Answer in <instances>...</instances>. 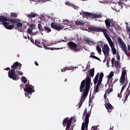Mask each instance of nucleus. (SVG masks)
<instances>
[{"label":"nucleus","mask_w":130,"mask_h":130,"mask_svg":"<svg viewBox=\"0 0 130 130\" xmlns=\"http://www.w3.org/2000/svg\"><path fill=\"white\" fill-rule=\"evenodd\" d=\"M91 77L90 76H87L85 78V80H83L80 86V92H83L81 95V98L80 102L78 103V105L79 106L78 109L81 108L84 101L86 100V98L88 96L89 93V90L91 88Z\"/></svg>","instance_id":"obj_1"},{"label":"nucleus","mask_w":130,"mask_h":130,"mask_svg":"<svg viewBox=\"0 0 130 130\" xmlns=\"http://www.w3.org/2000/svg\"><path fill=\"white\" fill-rule=\"evenodd\" d=\"M89 31H93V32H102L107 40L109 44L112 49L113 54H116V49L115 48V45L112 42V40L110 38V37L107 34V29L106 28H101L100 27H95L92 26H89L88 27Z\"/></svg>","instance_id":"obj_2"},{"label":"nucleus","mask_w":130,"mask_h":130,"mask_svg":"<svg viewBox=\"0 0 130 130\" xmlns=\"http://www.w3.org/2000/svg\"><path fill=\"white\" fill-rule=\"evenodd\" d=\"M118 42L119 44L120 48H121L122 51L124 52V54L128 56H130V46L129 45L127 44V48L126 47V45L122 41L121 38L119 37L118 38Z\"/></svg>","instance_id":"obj_3"},{"label":"nucleus","mask_w":130,"mask_h":130,"mask_svg":"<svg viewBox=\"0 0 130 130\" xmlns=\"http://www.w3.org/2000/svg\"><path fill=\"white\" fill-rule=\"evenodd\" d=\"M70 24V21L68 20H64L63 21V23L60 24L58 23H53L52 22L51 23V27L52 29H54V30H56L57 31H60L63 28V25H69Z\"/></svg>","instance_id":"obj_4"},{"label":"nucleus","mask_w":130,"mask_h":130,"mask_svg":"<svg viewBox=\"0 0 130 130\" xmlns=\"http://www.w3.org/2000/svg\"><path fill=\"white\" fill-rule=\"evenodd\" d=\"M7 21H9V22H11L12 24H16L17 27H22L23 24L21 22H18V20L16 19H10L8 18L4 15L0 16V22H7Z\"/></svg>","instance_id":"obj_5"},{"label":"nucleus","mask_w":130,"mask_h":130,"mask_svg":"<svg viewBox=\"0 0 130 130\" xmlns=\"http://www.w3.org/2000/svg\"><path fill=\"white\" fill-rule=\"evenodd\" d=\"M80 15L82 16V17H89L90 19H93V18H95L96 19H98V18H102V15L101 14H97L89 13L87 12H80Z\"/></svg>","instance_id":"obj_6"},{"label":"nucleus","mask_w":130,"mask_h":130,"mask_svg":"<svg viewBox=\"0 0 130 130\" xmlns=\"http://www.w3.org/2000/svg\"><path fill=\"white\" fill-rule=\"evenodd\" d=\"M72 122H73V117H71L70 118L66 117L63 119L62 125L64 127L66 126V130H70L71 126L72 125Z\"/></svg>","instance_id":"obj_7"},{"label":"nucleus","mask_w":130,"mask_h":130,"mask_svg":"<svg viewBox=\"0 0 130 130\" xmlns=\"http://www.w3.org/2000/svg\"><path fill=\"white\" fill-rule=\"evenodd\" d=\"M8 77L14 81H18L20 79L19 75L16 73V70L15 69H12L8 72Z\"/></svg>","instance_id":"obj_8"},{"label":"nucleus","mask_w":130,"mask_h":130,"mask_svg":"<svg viewBox=\"0 0 130 130\" xmlns=\"http://www.w3.org/2000/svg\"><path fill=\"white\" fill-rule=\"evenodd\" d=\"M90 113H87L86 114L84 122L82 123L81 129L82 130H88V125L89 124V117H90Z\"/></svg>","instance_id":"obj_9"},{"label":"nucleus","mask_w":130,"mask_h":130,"mask_svg":"<svg viewBox=\"0 0 130 130\" xmlns=\"http://www.w3.org/2000/svg\"><path fill=\"white\" fill-rule=\"evenodd\" d=\"M68 48L71 50L74 51V52H78L80 50L79 49H77L78 45L73 42H69L67 44Z\"/></svg>","instance_id":"obj_10"},{"label":"nucleus","mask_w":130,"mask_h":130,"mask_svg":"<svg viewBox=\"0 0 130 130\" xmlns=\"http://www.w3.org/2000/svg\"><path fill=\"white\" fill-rule=\"evenodd\" d=\"M25 88H24V91L28 94H32L34 92H35L34 90V86L32 85L29 84V83L25 85Z\"/></svg>","instance_id":"obj_11"},{"label":"nucleus","mask_w":130,"mask_h":130,"mask_svg":"<svg viewBox=\"0 0 130 130\" xmlns=\"http://www.w3.org/2000/svg\"><path fill=\"white\" fill-rule=\"evenodd\" d=\"M102 51L105 55V58L109 56V51H110V49L109 48L108 45L104 44V47L102 48Z\"/></svg>","instance_id":"obj_12"},{"label":"nucleus","mask_w":130,"mask_h":130,"mask_svg":"<svg viewBox=\"0 0 130 130\" xmlns=\"http://www.w3.org/2000/svg\"><path fill=\"white\" fill-rule=\"evenodd\" d=\"M35 44L38 47H44L45 49H48L49 48L48 47L45 45V44L44 43V42H43V40H36Z\"/></svg>","instance_id":"obj_13"},{"label":"nucleus","mask_w":130,"mask_h":130,"mask_svg":"<svg viewBox=\"0 0 130 130\" xmlns=\"http://www.w3.org/2000/svg\"><path fill=\"white\" fill-rule=\"evenodd\" d=\"M21 68H22V64L19 62H15L11 66V68L12 70H21Z\"/></svg>","instance_id":"obj_14"},{"label":"nucleus","mask_w":130,"mask_h":130,"mask_svg":"<svg viewBox=\"0 0 130 130\" xmlns=\"http://www.w3.org/2000/svg\"><path fill=\"white\" fill-rule=\"evenodd\" d=\"M105 107L107 109L108 112H112L113 109H114L112 105H111L109 103H107V102L105 103Z\"/></svg>","instance_id":"obj_15"},{"label":"nucleus","mask_w":130,"mask_h":130,"mask_svg":"<svg viewBox=\"0 0 130 130\" xmlns=\"http://www.w3.org/2000/svg\"><path fill=\"white\" fill-rule=\"evenodd\" d=\"M105 23L106 24V27L107 29H109V30L110 29L109 27H113V26H114L113 24H111V20L110 19H106L105 20Z\"/></svg>","instance_id":"obj_16"},{"label":"nucleus","mask_w":130,"mask_h":130,"mask_svg":"<svg viewBox=\"0 0 130 130\" xmlns=\"http://www.w3.org/2000/svg\"><path fill=\"white\" fill-rule=\"evenodd\" d=\"M43 31L47 34L50 33L51 32V27L49 26L45 25L44 26Z\"/></svg>","instance_id":"obj_17"},{"label":"nucleus","mask_w":130,"mask_h":130,"mask_svg":"<svg viewBox=\"0 0 130 130\" xmlns=\"http://www.w3.org/2000/svg\"><path fill=\"white\" fill-rule=\"evenodd\" d=\"M101 85V82H98V84L96 86L94 87V92H95L94 94H96V93H98V91H99V86Z\"/></svg>","instance_id":"obj_18"},{"label":"nucleus","mask_w":130,"mask_h":130,"mask_svg":"<svg viewBox=\"0 0 130 130\" xmlns=\"http://www.w3.org/2000/svg\"><path fill=\"white\" fill-rule=\"evenodd\" d=\"M75 24L77 25V26H80V25H85V21L81 20H77L75 22Z\"/></svg>","instance_id":"obj_19"},{"label":"nucleus","mask_w":130,"mask_h":130,"mask_svg":"<svg viewBox=\"0 0 130 130\" xmlns=\"http://www.w3.org/2000/svg\"><path fill=\"white\" fill-rule=\"evenodd\" d=\"M108 86L109 87V89H110L109 90H108V94H110V93H111V92H113V84L112 83H111V84H109L108 85Z\"/></svg>","instance_id":"obj_20"},{"label":"nucleus","mask_w":130,"mask_h":130,"mask_svg":"<svg viewBox=\"0 0 130 130\" xmlns=\"http://www.w3.org/2000/svg\"><path fill=\"white\" fill-rule=\"evenodd\" d=\"M37 16L36 13H34V12H31L30 14H27V18H35Z\"/></svg>","instance_id":"obj_21"},{"label":"nucleus","mask_w":130,"mask_h":130,"mask_svg":"<svg viewBox=\"0 0 130 130\" xmlns=\"http://www.w3.org/2000/svg\"><path fill=\"white\" fill-rule=\"evenodd\" d=\"M98 79H99V73H97L94 79H93V83L94 85H96L98 83Z\"/></svg>","instance_id":"obj_22"},{"label":"nucleus","mask_w":130,"mask_h":130,"mask_svg":"<svg viewBox=\"0 0 130 130\" xmlns=\"http://www.w3.org/2000/svg\"><path fill=\"white\" fill-rule=\"evenodd\" d=\"M114 66L116 69H120V63H119V61H115Z\"/></svg>","instance_id":"obj_23"},{"label":"nucleus","mask_w":130,"mask_h":130,"mask_svg":"<svg viewBox=\"0 0 130 130\" xmlns=\"http://www.w3.org/2000/svg\"><path fill=\"white\" fill-rule=\"evenodd\" d=\"M103 77H104V74L103 73H101L100 74V77L98 82L100 83H102V79H103Z\"/></svg>","instance_id":"obj_24"},{"label":"nucleus","mask_w":130,"mask_h":130,"mask_svg":"<svg viewBox=\"0 0 130 130\" xmlns=\"http://www.w3.org/2000/svg\"><path fill=\"white\" fill-rule=\"evenodd\" d=\"M94 73H95V69L94 68L90 69V71L89 72V75L91 76V78H93V77H94Z\"/></svg>","instance_id":"obj_25"},{"label":"nucleus","mask_w":130,"mask_h":130,"mask_svg":"<svg viewBox=\"0 0 130 130\" xmlns=\"http://www.w3.org/2000/svg\"><path fill=\"white\" fill-rule=\"evenodd\" d=\"M17 17H18V15H17L16 13H12V12L11 13L10 18L12 20L13 19H14V18H17Z\"/></svg>","instance_id":"obj_26"},{"label":"nucleus","mask_w":130,"mask_h":130,"mask_svg":"<svg viewBox=\"0 0 130 130\" xmlns=\"http://www.w3.org/2000/svg\"><path fill=\"white\" fill-rule=\"evenodd\" d=\"M124 82H125V77L121 76V78L120 79V83L123 85L124 84Z\"/></svg>","instance_id":"obj_27"},{"label":"nucleus","mask_w":130,"mask_h":130,"mask_svg":"<svg viewBox=\"0 0 130 130\" xmlns=\"http://www.w3.org/2000/svg\"><path fill=\"white\" fill-rule=\"evenodd\" d=\"M127 86V82L126 81V82L125 83V84H124V85L122 86L121 91H120V95H121V93H122V92H123V90H124V89H125V87Z\"/></svg>","instance_id":"obj_28"},{"label":"nucleus","mask_w":130,"mask_h":130,"mask_svg":"<svg viewBox=\"0 0 130 130\" xmlns=\"http://www.w3.org/2000/svg\"><path fill=\"white\" fill-rule=\"evenodd\" d=\"M38 28L40 30V31H42V32H43L44 27H42V25H41V24L39 23L38 24Z\"/></svg>","instance_id":"obj_29"},{"label":"nucleus","mask_w":130,"mask_h":130,"mask_svg":"<svg viewBox=\"0 0 130 130\" xmlns=\"http://www.w3.org/2000/svg\"><path fill=\"white\" fill-rule=\"evenodd\" d=\"M14 26H15V25L13 24L11 25L5 26V28L6 29H8V30H12V29H13Z\"/></svg>","instance_id":"obj_30"},{"label":"nucleus","mask_w":130,"mask_h":130,"mask_svg":"<svg viewBox=\"0 0 130 130\" xmlns=\"http://www.w3.org/2000/svg\"><path fill=\"white\" fill-rule=\"evenodd\" d=\"M71 70V67H65L61 70L62 73H64L66 71H70Z\"/></svg>","instance_id":"obj_31"},{"label":"nucleus","mask_w":130,"mask_h":130,"mask_svg":"<svg viewBox=\"0 0 130 130\" xmlns=\"http://www.w3.org/2000/svg\"><path fill=\"white\" fill-rule=\"evenodd\" d=\"M21 81L23 82L24 84H26L27 82V79L24 76H22L21 78Z\"/></svg>","instance_id":"obj_32"},{"label":"nucleus","mask_w":130,"mask_h":130,"mask_svg":"<svg viewBox=\"0 0 130 130\" xmlns=\"http://www.w3.org/2000/svg\"><path fill=\"white\" fill-rule=\"evenodd\" d=\"M96 49L97 51L99 52V54H101V52H102L101 48H100V47H99V45H97Z\"/></svg>","instance_id":"obj_33"},{"label":"nucleus","mask_w":130,"mask_h":130,"mask_svg":"<svg viewBox=\"0 0 130 130\" xmlns=\"http://www.w3.org/2000/svg\"><path fill=\"white\" fill-rule=\"evenodd\" d=\"M114 75V74H113V72H110V73L107 77L108 79H109V80L110 79H112V77H113Z\"/></svg>","instance_id":"obj_34"},{"label":"nucleus","mask_w":130,"mask_h":130,"mask_svg":"<svg viewBox=\"0 0 130 130\" xmlns=\"http://www.w3.org/2000/svg\"><path fill=\"white\" fill-rule=\"evenodd\" d=\"M90 56V57H92V58H94V59H96L97 60H100V59L95 55H91Z\"/></svg>","instance_id":"obj_35"},{"label":"nucleus","mask_w":130,"mask_h":130,"mask_svg":"<svg viewBox=\"0 0 130 130\" xmlns=\"http://www.w3.org/2000/svg\"><path fill=\"white\" fill-rule=\"evenodd\" d=\"M126 75V70H124L122 72L121 77H125V75Z\"/></svg>","instance_id":"obj_36"},{"label":"nucleus","mask_w":130,"mask_h":130,"mask_svg":"<svg viewBox=\"0 0 130 130\" xmlns=\"http://www.w3.org/2000/svg\"><path fill=\"white\" fill-rule=\"evenodd\" d=\"M60 42H61V41H58V42H56V41H53V42H51V45H54V44H56L57 43H60Z\"/></svg>","instance_id":"obj_37"},{"label":"nucleus","mask_w":130,"mask_h":130,"mask_svg":"<svg viewBox=\"0 0 130 130\" xmlns=\"http://www.w3.org/2000/svg\"><path fill=\"white\" fill-rule=\"evenodd\" d=\"M108 84H112V80L108 79L107 82V84H105V87L108 85Z\"/></svg>","instance_id":"obj_38"},{"label":"nucleus","mask_w":130,"mask_h":130,"mask_svg":"<svg viewBox=\"0 0 130 130\" xmlns=\"http://www.w3.org/2000/svg\"><path fill=\"white\" fill-rule=\"evenodd\" d=\"M48 49H50L51 50H59L60 49L59 48H49V47L48 48Z\"/></svg>","instance_id":"obj_39"},{"label":"nucleus","mask_w":130,"mask_h":130,"mask_svg":"<svg viewBox=\"0 0 130 130\" xmlns=\"http://www.w3.org/2000/svg\"><path fill=\"white\" fill-rule=\"evenodd\" d=\"M16 73L18 74V75H19V76H23L24 74V73H23L22 72L20 71H18V70H16Z\"/></svg>","instance_id":"obj_40"},{"label":"nucleus","mask_w":130,"mask_h":130,"mask_svg":"<svg viewBox=\"0 0 130 130\" xmlns=\"http://www.w3.org/2000/svg\"><path fill=\"white\" fill-rule=\"evenodd\" d=\"M0 22H3L2 23V25H4V27L6 28V26H8L9 25V23L5 21H0Z\"/></svg>","instance_id":"obj_41"},{"label":"nucleus","mask_w":130,"mask_h":130,"mask_svg":"<svg viewBox=\"0 0 130 130\" xmlns=\"http://www.w3.org/2000/svg\"><path fill=\"white\" fill-rule=\"evenodd\" d=\"M85 42H87L88 43H93V41H91L89 39H86L85 40Z\"/></svg>","instance_id":"obj_42"},{"label":"nucleus","mask_w":130,"mask_h":130,"mask_svg":"<svg viewBox=\"0 0 130 130\" xmlns=\"http://www.w3.org/2000/svg\"><path fill=\"white\" fill-rule=\"evenodd\" d=\"M107 94V93L106 92L105 94L104 95V98H105V99H106V102H107V101H108V102H109L108 99H107V96L106 95Z\"/></svg>","instance_id":"obj_43"},{"label":"nucleus","mask_w":130,"mask_h":130,"mask_svg":"<svg viewBox=\"0 0 130 130\" xmlns=\"http://www.w3.org/2000/svg\"><path fill=\"white\" fill-rule=\"evenodd\" d=\"M116 59L117 60H119L120 59V56H119V53H117L116 55Z\"/></svg>","instance_id":"obj_44"},{"label":"nucleus","mask_w":130,"mask_h":130,"mask_svg":"<svg viewBox=\"0 0 130 130\" xmlns=\"http://www.w3.org/2000/svg\"><path fill=\"white\" fill-rule=\"evenodd\" d=\"M30 27L31 29H35V28H36V26L35 25V24H30Z\"/></svg>","instance_id":"obj_45"},{"label":"nucleus","mask_w":130,"mask_h":130,"mask_svg":"<svg viewBox=\"0 0 130 130\" xmlns=\"http://www.w3.org/2000/svg\"><path fill=\"white\" fill-rule=\"evenodd\" d=\"M115 60V59H114V58H112L111 59V62H112V65L113 67V64H114V61Z\"/></svg>","instance_id":"obj_46"},{"label":"nucleus","mask_w":130,"mask_h":130,"mask_svg":"<svg viewBox=\"0 0 130 130\" xmlns=\"http://www.w3.org/2000/svg\"><path fill=\"white\" fill-rule=\"evenodd\" d=\"M86 113H87V109H85L83 112V117L82 118H84V116H85V115H86Z\"/></svg>","instance_id":"obj_47"},{"label":"nucleus","mask_w":130,"mask_h":130,"mask_svg":"<svg viewBox=\"0 0 130 130\" xmlns=\"http://www.w3.org/2000/svg\"><path fill=\"white\" fill-rule=\"evenodd\" d=\"M20 90H23H23H24V89H25V88H24L23 84H20Z\"/></svg>","instance_id":"obj_48"},{"label":"nucleus","mask_w":130,"mask_h":130,"mask_svg":"<svg viewBox=\"0 0 130 130\" xmlns=\"http://www.w3.org/2000/svg\"><path fill=\"white\" fill-rule=\"evenodd\" d=\"M27 31L29 34H32V30H31V29L28 28L27 29Z\"/></svg>","instance_id":"obj_49"},{"label":"nucleus","mask_w":130,"mask_h":130,"mask_svg":"<svg viewBox=\"0 0 130 130\" xmlns=\"http://www.w3.org/2000/svg\"><path fill=\"white\" fill-rule=\"evenodd\" d=\"M126 29H127V31L128 32V35H129V37H130V28H129V26L127 27Z\"/></svg>","instance_id":"obj_50"},{"label":"nucleus","mask_w":130,"mask_h":130,"mask_svg":"<svg viewBox=\"0 0 130 130\" xmlns=\"http://www.w3.org/2000/svg\"><path fill=\"white\" fill-rule=\"evenodd\" d=\"M129 94H130V89H129V90L128 91V92H127L126 97V96H127H127H128V95H129Z\"/></svg>","instance_id":"obj_51"},{"label":"nucleus","mask_w":130,"mask_h":130,"mask_svg":"<svg viewBox=\"0 0 130 130\" xmlns=\"http://www.w3.org/2000/svg\"><path fill=\"white\" fill-rule=\"evenodd\" d=\"M118 81V79H115L113 82V84H115V83H116V82H117Z\"/></svg>","instance_id":"obj_52"},{"label":"nucleus","mask_w":130,"mask_h":130,"mask_svg":"<svg viewBox=\"0 0 130 130\" xmlns=\"http://www.w3.org/2000/svg\"><path fill=\"white\" fill-rule=\"evenodd\" d=\"M110 62V58H109L107 60V63H109Z\"/></svg>","instance_id":"obj_53"},{"label":"nucleus","mask_w":130,"mask_h":130,"mask_svg":"<svg viewBox=\"0 0 130 130\" xmlns=\"http://www.w3.org/2000/svg\"><path fill=\"white\" fill-rule=\"evenodd\" d=\"M35 64H36V66H37V67H38L39 64H38V62H37V61H35Z\"/></svg>","instance_id":"obj_54"},{"label":"nucleus","mask_w":130,"mask_h":130,"mask_svg":"<svg viewBox=\"0 0 130 130\" xmlns=\"http://www.w3.org/2000/svg\"><path fill=\"white\" fill-rule=\"evenodd\" d=\"M30 41L31 42H32V43H34V40H33L32 39H30Z\"/></svg>","instance_id":"obj_55"},{"label":"nucleus","mask_w":130,"mask_h":130,"mask_svg":"<svg viewBox=\"0 0 130 130\" xmlns=\"http://www.w3.org/2000/svg\"><path fill=\"white\" fill-rule=\"evenodd\" d=\"M126 56H127V57H128L127 59L128 60H130V56L126 55Z\"/></svg>","instance_id":"obj_56"},{"label":"nucleus","mask_w":130,"mask_h":130,"mask_svg":"<svg viewBox=\"0 0 130 130\" xmlns=\"http://www.w3.org/2000/svg\"><path fill=\"white\" fill-rule=\"evenodd\" d=\"M117 97H118V98H120V94L119 93H118Z\"/></svg>","instance_id":"obj_57"},{"label":"nucleus","mask_w":130,"mask_h":130,"mask_svg":"<svg viewBox=\"0 0 130 130\" xmlns=\"http://www.w3.org/2000/svg\"><path fill=\"white\" fill-rule=\"evenodd\" d=\"M66 5H68V6H69V5H70V3L67 2V3H66Z\"/></svg>","instance_id":"obj_58"},{"label":"nucleus","mask_w":130,"mask_h":130,"mask_svg":"<svg viewBox=\"0 0 130 130\" xmlns=\"http://www.w3.org/2000/svg\"><path fill=\"white\" fill-rule=\"evenodd\" d=\"M90 54H95V53H94V52H92L91 53H90Z\"/></svg>","instance_id":"obj_59"},{"label":"nucleus","mask_w":130,"mask_h":130,"mask_svg":"<svg viewBox=\"0 0 130 130\" xmlns=\"http://www.w3.org/2000/svg\"><path fill=\"white\" fill-rule=\"evenodd\" d=\"M27 96H29V94H27V93L25 94V96L27 97Z\"/></svg>","instance_id":"obj_60"},{"label":"nucleus","mask_w":130,"mask_h":130,"mask_svg":"<svg viewBox=\"0 0 130 130\" xmlns=\"http://www.w3.org/2000/svg\"><path fill=\"white\" fill-rule=\"evenodd\" d=\"M27 36L28 37V39H30V37H29V36L28 35V34H27Z\"/></svg>","instance_id":"obj_61"},{"label":"nucleus","mask_w":130,"mask_h":130,"mask_svg":"<svg viewBox=\"0 0 130 130\" xmlns=\"http://www.w3.org/2000/svg\"><path fill=\"white\" fill-rule=\"evenodd\" d=\"M23 38H25V39H27V37H23Z\"/></svg>","instance_id":"obj_62"},{"label":"nucleus","mask_w":130,"mask_h":130,"mask_svg":"<svg viewBox=\"0 0 130 130\" xmlns=\"http://www.w3.org/2000/svg\"><path fill=\"white\" fill-rule=\"evenodd\" d=\"M92 128H95V126H92Z\"/></svg>","instance_id":"obj_63"},{"label":"nucleus","mask_w":130,"mask_h":130,"mask_svg":"<svg viewBox=\"0 0 130 130\" xmlns=\"http://www.w3.org/2000/svg\"><path fill=\"white\" fill-rule=\"evenodd\" d=\"M93 130H96V127H95V128H94Z\"/></svg>","instance_id":"obj_64"}]
</instances>
